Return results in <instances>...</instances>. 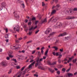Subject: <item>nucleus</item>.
Returning <instances> with one entry per match:
<instances>
[{
	"mask_svg": "<svg viewBox=\"0 0 77 77\" xmlns=\"http://www.w3.org/2000/svg\"><path fill=\"white\" fill-rule=\"evenodd\" d=\"M19 46V45L14 46L12 48V49H13V50L14 49L15 50H16L17 49H18V48H20L18 47Z\"/></svg>",
	"mask_w": 77,
	"mask_h": 77,
	"instance_id": "0eeeda50",
	"label": "nucleus"
},
{
	"mask_svg": "<svg viewBox=\"0 0 77 77\" xmlns=\"http://www.w3.org/2000/svg\"><path fill=\"white\" fill-rule=\"evenodd\" d=\"M66 14H69V11L68 10H67L66 12Z\"/></svg>",
	"mask_w": 77,
	"mask_h": 77,
	"instance_id": "c85d7f7f",
	"label": "nucleus"
},
{
	"mask_svg": "<svg viewBox=\"0 0 77 77\" xmlns=\"http://www.w3.org/2000/svg\"><path fill=\"white\" fill-rule=\"evenodd\" d=\"M13 29L14 31H15V30H16L17 32H19L20 31V26H16V27H14Z\"/></svg>",
	"mask_w": 77,
	"mask_h": 77,
	"instance_id": "7ed1b4c3",
	"label": "nucleus"
},
{
	"mask_svg": "<svg viewBox=\"0 0 77 77\" xmlns=\"http://www.w3.org/2000/svg\"><path fill=\"white\" fill-rule=\"evenodd\" d=\"M48 65H52V63L50 62H48Z\"/></svg>",
	"mask_w": 77,
	"mask_h": 77,
	"instance_id": "603ef678",
	"label": "nucleus"
},
{
	"mask_svg": "<svg viewBox=\"0 0 77 77\" xmlns=\"http://www.w3.org/2000/svg\"><path fill=\"white\" fill-rule=\"evenodd\" d=\"M67 75L69 77H70L71 76H72V75H73V74H72V73H68Z\"/></svg>",
	"mask_w": 77,
	"mask_h": 77,
	"instance_id": "f8f14e48",
	"label": "nucleus"
},
{
	"mask_svg": "<svg viewBox=\"0 0 77 77\" xmlns=\"http://www.w3.org/2000/svg\"><path fill=\"white\" fill-rule=\"evenodd\" d=\"M37 28V26H36L35 27H34L33 26H32L31 28H29V31L32 32V30H35Z\"/></svg>",
	"mask_w": 77,
	"mask_h": 77,
	"instance_id": "423d86ee",
	"label": "nucleus"
},
{
	"mask_svg": "<svg viewBox=\"0 0 77 77\" xmlns=\"http://www.w3.org/2000/svg\"><path fill=\"white\" fill-rule=\"evenodd\" d=\"M50 31L49 30H48V29L45 32V34H48L49 33V32H50Z\"/></svg>",
	"mask_w": 77,
	"mask_h": 77,
	"instance_id": "4468645a",
	"label": "nucleus"
},
{
	"mask_svg": "<svg viewBox=\"0 0 77 77\" xmlns=\"http://www.w3.org/2000/svg\"><path fill=\"white\" fill-rule=\"evenodd\" d=\"M54 32H52V33H51L50 34L49 36H48V37H50V36H52V35H54Z\"/></svg>",
	"mask_w": 77,
	"mask_h": 77,
	"instance_id": "5701e85b",
	"label": "nucleus"
},
{
	"mask_svg": "<svg viewBox=\"0 0 77 77\" xmlns=\"http://www.w3.org/2000/svg\"><path fill=\"white\" fill-rule=\"evenodd\" d=\"M39 32V30H38L37 31H36V32H35V34H37V33H38Z\"/></svg>",
	"mask_w": 77,
	"mask_h": 77,
	"instance_id": "09e8293b",
	"label": "nucleus"
},
{
	"mask_svg": "<svg viewBox=\"0 0 77 77\" xmlns=\"http://www.w3.org/2000/svg\"><path fill=\"white\" fill-rule=\"evenodd\" d=\"M21 5L22 6L23 8H25V5H24V4H22Z\"/></svg>",
	"mask_w": 77,
	"mask_h": 77,
	"instance_id": "f704fd0d",
	"label": "nucleus"
},
{
	"mask_svg": "<svg viewBox=\"0 0 77 77\" xmlns=\"http://www.w3.org/2000/svg\"><path fill=\"white\" fill-rule=\"evenodd\" d=\"M52 54H53V55H54V56H55V55H56V53H55L54 52H53Z\"/></svg>",
	"mask_w": 77,
	"mask_h": 77,
	"instance_id": "e2e57ef3",
	"label": "nucleus"
},
{
	"mask_svg": "<svg viewBox=\"0 0 77 77\" xmlns=\"http://www.w3.org/2000/svg\"><path fill=\"white\" fill-rule=\"evenodd\" d=\"M71 68V67H70L66 71L67 72H68V71H69V70H70V69Z\"/></svg>",
	"mask_w": 77,
	"mask_h": 77,
	"instance_id": "4c0bfd02",
	"label": "nucleus"
},
{
	"mask_svg": "<svg viewBox=\"0 0 77 77\" xmlns=\"http://www.w3.org/2000/svg\"><path fill=\"white\" fill-rule=\"evenodd\" d=\"M48 69L49 71H50V72H51L52 73H53V72H54V70H53L49 68Z\"/></svg>",
	"mask_w": 77,
	"mask_h": 77,
	"instance_id": "ddd939ff",
	"label": "nucleus"
},
{
	"mask_svg": "<svg viewBox=\"0 0 77 77\" xmlns=\"http://www.w3.org/2000/svg\"><path fill=\"white\" fill-rule=\"evenodd\" d=\"M57 73L58 74H59H59H60V71H58L57 72Z\"/></svg>",
	"mask_w": 77,
	"mask_h": 77,
	"instance_id": "3c124183",
	"label": "nucleus"
},
{
	"mask_svg": "<svg viewBox=\"0 0 77 77\" xmlns=\"http://www.w3.org/2000/svg\"><path fill=\"white\" fill-rule=\"evenodd\" d=\"M9 57L11 58H12V57H14V56L11 55V54H8Z\"/></svg>",
	"mask_w": 77,
	"mask_h": 77,
	"instance_id": "aec40b11",
	"label": "nucleus"
},
{
	"mask_svg": "<svg viewBox=\"0 0 77 77\" xmlns=\"http://www.w3.org/2000/svg\"><path fill=\"white\" fill-rule=\"evenodd\" d=\"M46 57H47L44 56L43 57V58L42 59H46Z\"/></svg>",
	"mask_w": 77,
	"mask_h": 77,
	"instance_id": "052dcab7",
	"label": "nucleus"
},
{
	"mask_svg": "<svg viewBox=\"0 0 77 77\" xmlns=\"http://www.w3.org/2000/svg\"><path fill=\"white\" fill-rule=\"evenodd\" d=\"M56 64V61H55V62H53L51 65H55Z\"/></svg>",
	"mask_w": 77,
	"mask_h": 77,
	"instance_id": "6ab92c4d",
	"label": "nucleus"
},
{
	"mask_svg": "<svg viewBox=\"0 0 77 77\" xmlns=\"http://www.w3.org/2000/svg\"><path fill=\"white\" fill-rule=\"evenodd\" d=\"M67 35L66 32H64L63 34H60L57 37H60V36H64V35Z\"/></svg>",
	"mask_w": 77,
	"mask_h": 77,
	"instance_id": "9d476101",
	"label": "nucleus"
},
{
	"mask_svg": "<svg viewBox=\"0 0 77 77\" xmlns=\"http://www.w3.org/2000/svg\"><path fill=\"white\" fill-rule=\"evenodd\" d=\"M31 57H32V58H29L30 59H34V57H33V55L31 56Z\"/></svg>",
	"mask_w": 77,
	"mask_h": 77,
	"instance_id": "de8ad7c7",
	"label": "nucleus"
},
{
	"mask_svg": "<svg viewBox=\"0 0 77 77\" xmlns=\"http://www.w3.org/2000/svg\"><path fill=\"white\" fill-rule=\"evenodd\" d=\"M11 72H12V69H10L9 72H8V74H11Z\"/></svg>",
	"mask_w": 77,
	"mask_h": 77,
	"instance_id": "c9c22d12",
	"label": "nucleus"
},
{
	"mask_svg": "<svg viewBox=\"0 0 77 77\" xmlns=\"http://www.w3.org/2000/svg\"><path fill=\"white\" fill-rule=\"evenodd\" d=\"M59 56H60L58 57V58H61V57L62 56V55H60Z\"/></svg>",
	"mask_w": 77,
	"mask_h": 77,
	"instance_id": "bf43d9fd",
	"label": "nucleus"
},
{
	"mask_svg": "<svg viewBox=\"0 0 77 77\" xmlns=\"http://www.w3.org/2000/svg\"><path fill=\"white\" fill-rule=\"evenodd\" d=\"M32 68V66L30 64L28 67V69H30V68Z\"/></svg>",
	"mask_w": 77,
	"mask_h": 77,
	"instance_id": "a878e982",
	"label": "nucleus"
},
{
	"mask_svg": "<svg viewBox=\"0 0 77 77\" xmlns=\"http://www.w3.org/2000/svg\"><path fill=\"white\" fill-rule=\"evenodd\" d=\"M60 51L61 52H62L63 51V49L62 48V49H60Z\"/></svg>",
	"mask_w": 77,
	"mask_h": 77,
	"instance_id": "49530a36",
	"label": "nucleus"
},
{
	"mask_svg": "<svg viewBox=\"0 0 77 77\" xmlns=\"http://www.w3.org/2000/svg\"><path fill=\"white\" fill-rule=\"evenodd\" d=\"M35 52H36L35 50H34V51H33L32 53V54H34V53H35Z\"/></svg>",
	"mask_w": 77,
	"mask_h": 77,
	"instance_id": "37998d69",
	"label": "nucleus"
},
{
	"mask_svg": "<svg viewBox=\"0 0 77 77\" xmlns=\"http://www.w3.org/2000/svg\"><path fill=\"white\" fill-rule=\"evenodd\" d=\"M31 42H32V40L29 41V42H26V44H29V43H31Z\"/></svg>",
	"mask_w": 77,
	"mask_h": 77,
	"instance_id": "ea45409f",
	"label": "nucleus"
},
{
	"mask_svg": "<svg viewBox=\"0 0 77 77\" xmlns=\"http://www.w3.org/2000/svg\"><path fill=\"white\" fill-rule=\"evenodd\" d=\"M15 42L16 43H19V41H18V40H17V39H16L15 40Z\"/></svg>",
	"mask_w": 77,
	"mask_h": 77,
	"instance_id": "58836bf2",
	"label": "nucleus"
},
{
	"mask_svg": "<svg viewBox=\"0 0 77 77\" xmlns=\"http://www.w3.org/2000/svg\"><path fill=\"white\" fill-rule=\"evenodd\" d=\"M56 13V10H53L51 12V14L50 16H51L52 15H54V14H55Z\"/></svg>",
	"mask_w": 77,
	"mask_h": 77,
	"instance_id": "1a4fd4ad",
	"label": "nucleus"
},
{
	"mask_svg": "<svg viewBox=\"0 0 77 77\" xmlns=\"http://www.w3.org/2000/svg\"><path fill=\"white\" fill-rule=\"evenodd\" d=\"M73 11H77V8H75L73 9Z\"/></svg>",
	"mask_w": 77,
	"mask_h": 77,
	"instance_id": "a19ab883",
	"label": "nucleus"
},
{
	"mask_svg": "<svg viewBox=\"0 0 77 77\" xmlns=\"http://www.w3.org/2000/svg\"><path fill=\"white\" fill-rule=\"evenodd\" d=\"M5 38H8V34H6L5 35Z\"/></svg>",
	"mask_w": 77,
	"mask_h": 77,
	"instance_id": "cd10ccee",
	"label": "nucleus"
},
{
	"mask_svg": "<svg viewBox=\"0 0 77 77\" xmlns=\"http://www.w3.org/2000/svg\"><path fill=\"white\" fill-rule=\"evenodd\" d=\"M34 75L35 77H38V72H36V74H35Z\"/></svg>",
	"mask_w": 77,
	"mask_h": 77,
	"instance_id": "412c9836",
	"label": "nucleus"
},
{
	"mask_svg": "<svg viewBox=\"0 0 77 77\" xmlns=\"http://www.w3.org/2000/svg\"><path fill=\"white\" fill-rule=\"evenodd\" d=\"M32 21H33L34 20H36V18L34 17L32 18L31 19Z\"/></svg>",
	"mask_w": 77,
	"mask_h": 77,
	"instance_id": "473e14b6",
	"label": "nucleus"
},
{
	"mask_svg": "<svg viewBox=\"0 0 77 77\" xmlns=\"http://www.w3.org/2000/svg\"><path fill=\"white\" fill-rule=\"evenodd\" d=\"M1 5L2 6H5L6 5V3L5 2H2L1 4Z\"/></svg>",
	"mask_w": 77,
	"mask_h": 77,
	"instance_id": "dca6fc26",
	"label": "nucleus"
},
{
	"mask_svg": "<svg viewBox=\"0 0 77 77\" xmlns=\"http://www.w3.org/2000/svg\"><path fill=\"white\" fill-rule=\"evenodd\" d=\"M77 61V59H75V60H73V63H75Z\"/></svg>",
	"mask_w": 77,
	"mask_h": 77,
	"instance_id": "7c9ffc66",
	"label": "nucleus"
},
{
	"mask_svg": "<svg viewBox=\"0 0 77 77\" xmlns=\"http://www.w3.org/2000/svg\"><path fill=\"white\" fill-rule=\"evenodd\" d=\"M52 48H54L55 49V50H57V49H58V48H57V47H56L55 46L53 47H52Z\"/></svg>",
	"mask_w": 77,
	"mask_h": 77,
	"instance_id": "a211bd4d",
	"label": "nucleus"
},
{
	"mask_svg": "<svg viewBox=\"0 0 77 77\" xmlns=\"http://www.w3.org/2000/svg\"><path fill=\"white\" fill-rule=\"evenodd\" d=\"M26 72L24 71L22 72L21 73V74H22V75H24V74H26Z\"/></svg>",
	"mask_w": 77,
	"mask_h": 77,
	"instance_id": "b1692460",
	"label": "nucleus"
},
{
	"mask_svg": "<svg viewBox=\"0 0 77 77\" xmlns=\"http://www.w3.org/2000/svg\"><path fill=\"white\" fill-rule=\"evenodd\" d=\"M36 62H37V63H35V67H37V66H38V65H39V63H41V61H42L43 59L41 58L39 60V57H37L36 58Z\"/></svg>",
	"mask_w": 77,
	"mask_h": 77,
	"instance_id": "f257e3e1",
	"label": "nucleus"
},
{
	"mask_svg": "<svg viewBox=\"0 0 77 77\" xmlns=\"http://www.w3.org/2000/svg\"><path fill=\"white\" fill-rule=\"evenodd\" d=\"M38 21H36L35 23V25H36L37 24V23H38Z\"/></svg>",
	"mask_w": 77,
	"mask_h": 77,
	"instance_id": "338daca9",
	"label": "nucleus"
},
{
	"mask_svg": "<svg viewBox=\"0 0 77 77\" xmlns=\"http://www.w3.org/2000/svg\"><path fill=\"white\" fill-rule=\"evenodd\" d=\"M12 51H10L9 52V54H12Z\"/></svg>",
	"mask_w": 77,
	"mask_h": 77,
	"instance_id": "6e6d98bb",
	"label": "nucleus"
},
{
	"mask_svg": "<svg viewBox=\"0 0 77 77\" xmlns=\"http://www.w3.org/2000/svg\"><path fill=\"white\" fill-rule=\"evenodd\" d=\"M33 61H34V60H33V59H32V60H30L29 61V62H30L31 63H32V62H33Z\"/></svg>",
	"mask_w": 77,
	"mask_h": 77,
	"instance_id": "5fc2aeb1",
	"label": "nucleus"
},
{
	"mask_svg": "<svg viewBox=\"0 0 77 77\" xmlns=\"http://www.w3.org/2000/svg\"><path fill=\"white\" fill-rule=\"evenodd\" d=\"M45 5V4L44 3V2H42V6H44V5Z\"/></svg>",
	"mask_w": 77,
	"mask_h": 77,
	"instance_id": "864d4df0",
	"label": "nucleus"
},
{
	"mask_svg": "<svg viewBox=\"0 0 77 77\" xmlns=\"http://www.w3.org/2000/svg\"><path fill=\"white\" fill-rule=\"evenodd\" d=\"M7 10V9L5 7H1L0 8V11H1L2 12H5Z\"/></svg>",
	"mask_w": 77,
	"mask_h": 77,
	"instance_id": "20e7f679",
	"label": "nucleus"
},
{
	"mask_svg": "<svg viewBox=\"0 0 77 77\" xmlns=\"http://www.w3.org/2000/svg\"><path fill=\"white\" fill-rule=\"evenodd\" d=\"M41 53L42 54H44V51L43 50H41Z\"/></svg>",
	"mask_w": 77,
	"mask_h": 77,
	"instance_id": "c03bdc74",
	"label": "nucleus"
},
{
	"mask_svg": "<svg viewBox=\"0 0 77 77\" xmlns=\"http://www.w3.org/2000/svg\"><path fill=\"white\" fill-rule=\"evenodd\" d=\"M69 11L70 12V13H72V10L71 9H70L69 10Z\"/></svg>",
	"mask_w": 77,
	"mask_h": 77,
	"instance_id": "69168bd1",
	"label": "nucleus"
},
{
	"mask_svg": "<svg viewBox=\"0 0 77 77\" xmlns=\"http://www.w3.org/2000/svg\"><path fill=\"white\" fill-rule=\"evenodd\" d=\"M14 17H15V18H20L19 16L17 15V14H14Z\"/></svg>",
	"mask_w": 77,
	"mask_h": 77,
	"instance_id": "2eb2a0df",
	"label": "nucleus"
},
{
	"mask_svg": "<svg viewBox=\"0 0 77 77\" xmlns=\"http://www.w3.org/2000/svg\"><path fill=\"white\" fill-rule=\"evenodd\" d=\"M26 67V66H24L21 69V71H23V70H24V68H25Z\"/></svg>",
	"mask_w": 77,
	"mask_h": 77,
	"instance_id": "393cba45",
	"label": "nucleus"
},
{
	"mask_svg": "<svg viewBox=\"0 0 77 77\" xmlns=\"http://www.w3.org/2000/svg\"><path fill=\"white\" fill-rule=\"evenodd\" d=\"M66 70L64 68H63L62 69V71H63V72H65Z\"/></svg>",
	"mask_w": 77,
	"mask_h": 77,
	"instance_id": "e433bc0d",
	"label": "nucleus"
},
{
	"mask_svg": "<svg viewBox=\"0 0 77 77\" xmlns=\"http://www.w3.org/2000/svg\"><path fill=\"white\" fill-rule=\"evenodd\" d=\"M47 22V19H45L44 20H42L40 22V23L39 24H39H43L44 23H46Z\"/></svg>",
	"mask_w": 77,
	"mask_h": 77,
	"instance_id": "6e6552de",
	"label": "nucleus"
},
{
	"mask_svg": "<svg viewBox=\"0 0 77 77\" xmlns=\"http://www.w3.org/2000/svg\"><path fill=\"white\" fill-rule=\"evenodd\" d=\"M28 25H29V26H30V25H31V24H32V22H29L28 23Z\"/></svg>",
	"mask_w": 77,
	"mask_h": 77,
	"instance_id": "79ce46f5",
	"label": "nucleus"
},
{
	"mask_svg": "<svg viewBox=\"0 0 77 77\" xmlns=\"http://www.w3.org/2000/svg\"><path fill=\"white\" fill-rule=\"evenodd\" d=\"M58 42H59V40H56V41L55 42V45H56V44H58Z\"/></svg>",
	"mask_w": 77,
	"mask_h": 77,
	"instance_id": "4be33fe9",
	"label": "nucleus"
},
{
	"mask_svg": "<svg viewBox=\"0 0 77 77\" xmlns=\"http://www.w3.org/2000/svg\"><path fill=\"white\" fill-rule=\"evenodd\" d=\"M69 39V37H65V40H68Z\"/></svg>",
	"mask_w": 77,
	"mask_h": 77,
	"instance_id": "2f4dec72",
	"label": "nucleus"
},
{
	"mask_svg": "<svg viewBox=\"0 0 77 77\" xmlns=\"http://www.w3.org/2000/svg\"><path fill=\"white\" fill-rule=\"evenodd\" d=\"M32 33V31H29L28 35H31Z\"/></svg>",
	"mask_w": 77,
	"mask_h": 77,
	"instance_id": "bb28decb",
	"label": "nucleus"
},
{
	"mask_svg": "<svg viewBox=\"0 0 77 77\" xmlns=\"http://www.w3.org/2000/svg\"><path fill=\"white\" fill-rule=\"evenodd\" d=\"M1 65L2 66H3V67H5L6 66H7V63L5 62H2L1 63Z\"/></svg>",
	"mask_w": 77,
	"mask_h": 77,
	"instance_id": "39448f33",
	"label": "nucleus"
},
{
	"mask_svg": "<svg viewBox=\"0 0 77 77\" xmlns=\"http://www.w3.org/2000/svg\"><path fill=\"white\" fill-rule=\"evenodd\" d=\"M58 61L59 63H61V60H60V59H59L58 60Z\"/></svg>",
	"mask_w": 77,
	"mask_h": 77,
	"instance_id": "a18cd8bd",
	"label": "nucleus"
},
{
	"mask_svg": "<svg viewBox=\"0 0 77 77\" xmlns=\"http://www.w3.org/2000/svg\"><path fill=\"white\" fill-rule=\"evenodd\" d=\"M12 60L14 61L15 63H16V62H17V60H16V59H12Z\"/></svg>",
	"mask_w": 77,
	"mask_h": 77,
	"instance_id": "c756f323",
	"label": "nucleus"
},
{
	"mask_svg": "<svg viewBox=\"0 0 77 77\" xmlns=\"http://www.w3.org/2000/svg\"><path fill=\"white\" fill-rule=\"evenodd\" d=\"M48 49H47L45 52V55H47V54L48 53Z\"/></svg>",
	"mask_w": 77,
	"mask_h": 77,
	"instance_id": "f3484780",
	"label": "nucleus"
},
{
	"mask_svg": "<svg viewBox=\"0 0 77 77\" xmlns=\"http://www.w3.org/2000/svg\"><path fill=\"white\" fill-rule=\"evenodd\" d=\"M23 38H24V39H26V38H27V36H25V37H23Z\"/></svg>",
	"mask_w": 77,
	"mask_h": 77,
	"instance_id": "774afa93",
	"label": "nucleus"
},
{
	"mask_svg": "<svg viewBox=\"0 0 77 77\" xmlns=\"http://www.w3.org/2000/svg\"><path fill=\"white\" fill-rule=\"evenodd\" d=\"M25 23H27V22H28V20L27 19L26 20H25Z\"/></svg>",
	"mask_w": 77,
	"mask_h": 77,
	"instance_id": "0e129e2a",
	"label": "nucleus"
},
{
	"mask_svg": "<svg viewBox=\"0 0 77 77\" xmlns=\"http://www.w3.org/2000/svg\"><path fill=\"white\" fill-rule=\"evenodd\" d=\"M17 69H20V67L19 66H17Z\"/></svg>",
	"mask_w": 77,
	"mask_h": 77,
	"instance_id": "680f3d73",
	"label": "nucleus"
},
{
	"mask_svg": "<svg viewBox=\"0 0 77 77\" xmlns=\"http://www.w3.org/2000/svg\"><path fill=\"white\" fill-rule=\"evenodd\" d=\"M18 39L19 41H20V40H22V39H23V38H22V37H20V38H18Z\"/></svg>",
	"mask_w": 77,
	"mask_h": 77,
	"instance_id": "13d9d810",
	"label": "nucleus"
},
{
	"mask_svg": "<svg viewBox=\"0 0 77 77\" xmlns=\"http://www.w3.org/2000/svg\"><path fill=\"white\" fill-rule=\"evenodd\" d=\"M53 18H54V17H51L50 19L48 21V23H50V21H51L52 23H56V22L57 21V18H55V19H54L53 20Z\"/></svg>",
	"mask_w": 77,
	"mask_h": 77,
	"instance_id": "f03ea898",
	"label": "nucleus"
},
{
	"mask_svg": "<svg viewBox=\"0 0 77 77\" xmlns=\"http://www.w3.org/2000/svg\"><path fill=\"white\" fill-rule=\"evenodd\" d=\"M35 61H34L33 63H32L31 64H30L31 66H33V65H34V64H35Z\"/></svg>",
	"mask_w": 77,
	"mask_h": 77,
	"instance_id": "72a5a7b5",
	"label": "nucleus"
},
{
	"mask_svg": "<svg viewBox=\"0 0 77 77\" xmlns=\"http://www.w3.org/2000/svg\"><path fill=\"white\" fill-rule=\"evenodd\" d=\"M74 17H68L66 18V20H71V19H74Z\"/></svg>",
	"mask_w": 77,
	"mask_h": 77,
	"instance_id": "9b49d317",
	"label": "nucleus"
},
{
	"mask_svg": "<svg viewBox=\"0 0 77 77\" xmlns=\"http://www.w3.org/2000/svg\"><path fill=\"white\" fill-rule=\"evenodd\" d=\"M56 7H57V8H59L60 7V5H56Z\"/></svg>",
	"mask_w": 77,
	"mask_h": 77,
	"instance_id": "8fccbe9b",
	"label": "nucleus"
},
{
	"mask_svg": "<svg viewBox=\"0 0 77 77\" xmlns=\"http://www.w3.org/2000/svg\"><path fill=\"white\" fill-rule=\"evenodd\" d=\"M56 55L57 56H59V53L58 52L56 53Z\"/></svg>",
	"mask_w": 77,
	"mask_h": 77,
	"instance_id": "4d7b16f0",
	"label": "nucleus"
}]
</instances>
